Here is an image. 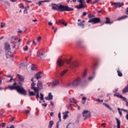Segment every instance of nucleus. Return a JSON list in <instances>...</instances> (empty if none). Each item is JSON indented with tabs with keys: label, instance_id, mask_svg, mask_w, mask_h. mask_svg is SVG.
I'll use <instances>...</instances> for the list:
<instances>
[{
	"label": "nucleus",
	"instance_id": "obj_1",
	"mask_svg": "<svg viewBox=\"0 0 128 128\" xmlns=\"http://www.w3.org/2000/svg\"><path fill=\"white\" fill-rule=\"evenodd\" d=\"M51 6L52 10H58V12H72V10H74V8H70L66 5L64 6L62 4H52Z\"/></svg>",
	"mask_w": 128,
	"mask_h": 128
},
{
	"label": "nucleus",
	"instance_id": "obj_2",
	"mask_svg": "<svg viewBox=\"0 0 128 128\" xmlns=\"http://www.w3.org/2000/svg\"><path fill=\"white\" fill-rule=\"evenodd\" d=\"M8 88L10 90H16L18 92L21 94H23L24 96H26V90H24V88L22 86H18L16 82L14 83L12 85L8 86Z\"/></svg>",
	"mask_w": 128,
	"mask_h": 128
},
{
	"label": "nucleus",
	"instance_id": "obj_3",
	"mask_svg": "<svg viewBox=\"0 0 128 128\" xmlns=\"http://www.w3.org/2000/svg\"><path fill=\"white\" fill-rule=\"evenodd\" d=\"M82 82V80L80 78H78L74 81L72 82H70L68 84V86H71V88H76L78 86H80Z\"/></svg>",
	"mask_w": 128,
	"mask_h": 128
},
{
	"label": "nucleus",
	"instance_id": "obj_4",
	"mask_svg": "<svg viewBox=\"0 0 128 128\" xmlns=\"http://www.w3.org/2000/svg\"><path fill=\"white\" fill-rule=\"evenodd\" d=\"M36 84L34 82L31 84V90H40L42 89V82L38 80L37 83V87L34 86Z\"/></svg>",
	"mask_w": 128,
	"mask_h": 128
},
{
	"label": "nucleus",
	"instance_id": "obj_5",
	"mask_svg": "<svg viewBox=\"0 0 128 128\" xmlns=\"http://www.w3.org/2000/svg\"><path fill=\"white\" fill-rule=\"evenodd\" d=\"M78 2H79V4L76 6V8L78 10H80L82 8H86V2L84 0H78Z\"/></svg>",
	"mask_w": 128,
	"mask_h": 128
},
{
	"label": "nucleus",
	"instance_id": "obj_6",
	"mask_svg": "<svg viewBox=\"0 0 128 128\" xmlns=\"http://www.w3.org/2000/svg\"><path fill=\"white\" fill-rule=\"evenodd\" d=\"M64 62H66L67 64H70V60H62V59H58L56 64L59 66H62Z\"/></svg>",
	"mask_w": 128,
	"mask_h": 128
},
{
	"label": "nucleus",
	"instance_id": "obj_7",
	"mask_svg": "<svg viewBox=\"0 0 128 128\" xmlns=\"http://www.w3.org/2000/svg\"><path fill=\"white\" fill-rule=\"evenodd\" d=\"M100 22V18H90L88 21V22L92 24H98V22Z\"/></svg>",
	"mask_w": 128,
	"mask_h": 128
},
{
	"label": "nucleus",
	"instance_id": "obj_8",
	"mask_svg": "<svg viewBox=\"0 0 128 128\" xmlns=\"http://www.w3.org/2000/svg\"><path fill=\"white\" fill-rule=\"evenodd\" d=\"M83 118L86 120L90 116V112L88 110H84L82 112Z\"/></svg>",
	"mask_w": 128,
	"mask_h": 128
},
{
	"label": "nucleus",
	"instance_id": "obj_9",
	"mask_svg": "<svg viewBox=\"0 0 128 128\" xmlns=\"http://www.w3.org/2000/svg\"><path fill=\"white\" fill-rule=\"evenodd\" d=\"M37 54L39 56V58H42V60H44V56H44V52L42 50H39Z\"/></svg>",
	"mask_w": 128,
	"mask_h": 128
},
{
	"label": "nucleus",
	"instance_id": "obj_10",
	"mask_svg": "<svg viewBox=\"0 0 128 128\" xmlns=\"http://www.w3.org/2000/svg\"><path fill=\"white\" fill-rule=\"evenodd\" d=\"M112 6H114L115 8H120L121 6H124V2H113Z\"/></svg>",
	"mask_w": 128,
	"mask_h": 128
},
{
	"label": "nucleus",
	"instance_id": "obj_11",
	"mask_svg": "<svg viewBox=\"0 0 128 128\" xmlns=\"http://www.w3.org/2000/svg\"><path fill=\"white\" fill-rule=\"evenodd\" d=\"M56 24H64L65 26H68V24L66 23H64V21L62 19L58 21H56Z\"/></svg>",
	"mask_w": 128,
	"mask_h": 128
},
{
	"label": "nucleus",
	"instance_id": "obj_12",
	"mask_svg": "<svg viewBox=\"0 0 128 128\" xmlns=\"http://www.w3.org/2000/svg\"><path fill=\"white\" fill-rule=\"evenodd\" d=\"M16 76L18 78L19 81L20 82H24V76L17 74Z\"/></svg>",
	"mask_w": 128,
	"mask_h": 128
},
{
	"label": "nucleus",
	"instance_id": "obj_13",
	"mask_svg": "<svg viewBox=\"0 0 128 128\" xmlns=\"http://www.w3.org/2000/svg\"><path fill=\"white\" fill-rule=\"evenodd\" d=\"M6 56L7 58H10L12 56V52L10 50H8L6 51Z\"/></svg>",
	"mask_w": 128,
	"mask_h": 128
},
{
	"label": "nucleus",
	"instance_id": "obj_14",
	"mask_svg": "<svg viewBox=\"0 0 128 128\" xmlns=\"http://www.w3.org/2000/svg\"><path fill=\"white\" fill-rule=\"evenodd\" d=\"M4 48L6 50V52H8V50H10V45L8 44V43L6 42L4 44Z\"/></svg>",
	"mask_w": 128,
	"mask_h": 128
},
{
	"label": "nucleus",
	"instance_id": "obj_15",
	"mask_svg": "<svg viewBox=\"0 0 128 128\" xmlns=\"http://www.w3.org/2000/svg\"><path fill=\"white\" fill-rule=\"evenodd\" d=\"M46 100H52V95L51 92L48 93V96L45 97Z\"/></svg>",
	"mask_w": 128,
	"mask_h": 128
},
{
	"label": "nucleus",
	"instance_id": "obj_16",
	"mask_svg": "<svg viewBox=\"0 0 128 128\" xmlns=\"http://www.w3.org/2000/svg\"><path fill=\"white\" fill-rule=\"evenodd\" d=\"M42 72H40L36 74L34 78L37 80H40V78H42V76H40Z\"/></svg>",
	"mask_w": 128,
	"mask_h": 128
},
{
	"label": "nucleus",
	"instance_id": "obj_17",
	"mask_svg": "<svg viewBox=\"0 0 128 128\" xmlns=\"http://www.w3.org/2000/svg\"><path fill=\"white\" fill-rule=\"evenodd\" d=\"M10 40L11 43L12 44V42H14L16 40H18V37L16 36H12L10 38Z\"/></svg>",
	"mask_w": 128,
	"mask_h": 128
},
{
	"label": "nucleus",
	"instance_id": "obj_18",
	"mask_svg": "<svg viewBox=\"0 0 128 128\" xmlns=\"http://www.w3.org/2000/svg\"><path fill=\"white\" fill-rule=\"evenodd\" d=\"M72 102L73 104H76V99L74 98H72V100L70 98V105L72 106Z\"/></svg>",
	"mask_w": 128,
	"mask_h": 128
},
{
	"label": "nucleus",
	"instance_id": "obj_19",
	"mask_svg": "<svg viewBox=\"0 0 128 128\" xmlns=\"http://www.w3.org/2000/svg\"><path fill=\"white\" fill-rule=\"evenodd\" d=\"M114 96H116L117 98H121V100H124V97L122 96L119 93H116L115 94H114Z\"/></svg>",
	"mask_w": 128,
	"mask_h": 128
},
{
	"label": "nucleus",
	"instance_id": "obj_20",
	"mask_svg": "<svg viewBox=\"0 0 128 128\" xmlns=\"http://www.w3.org/2000/svg\"><path fill=\"white\" fill-rule=\"evenodd\" d=\"M80 64L78 62H74L72 64V68H78Z\"/></svg>",
	"mask_w": 128,
	"mask_h": 128
},
{
	"label": "nucleus",
	"instance_id": "obj_21",
	"mask_svg": "<svg viewBox=\"0 0 128 128\" xmlns=\"http://www.w3.org/2000/svg\"><path fill=\"white\" fill-rule=\"evenodd\" d=\"M58 84H60V82H58V80H55L52 82V86H58Z\"/></svg>",
	"mask_w": 128,
	"mask_h": 128
},
{
	"label": "nucleus",
	"instance_id": "obj_22",
	"mask_svg": "<svg viewBox=\"0 0 128 128\" xmlns=\"http://www.w3.org/2000/svg\"><path fill=\"white\" fill-rule=\"evenodd\" d=\"M116 120L117 122V128H120V121L118 118H116Z\"/></svg>",
	"mask_w": 128,
	"mask_h": 128
},
{
	"label": "nucleus",
	"instance_id": "obj_23",
	"mask_svg": "<svg viewBox=\"0 0 128 128\" xmlns=\"http://www.w3.org/2000/svg\"><path fill=\"white\" fill-rule=\"evenodd\" d=\"M102 104L104 106H105L107 108H108L110 110H112V112H114V110H112V108H110V105H108V104H106V103H103Z\"/></svg>",
	"mask_w": 128,
	"mask_h": 128
},
{
	"label": "nucleus",
	"instance_id": "obj_24",
	"mask_svg": "<svg viewBox=\"0 0 128 128\" xmlns=\"http://www.w3.org/2000/svg\"><path fill=\"white\" fill-rule=\"evenodd\" d=\"M106 21L105 22V24H112V22H110V18L106 17Z\"/></svg>",
	"mask_w": 128,
	"mask_h": 128
},
{
	"label": "nucleus",
	"instance_id": "obj_25",
	"mask_svg": "<svg viewBox=\"0 0 128 128\" xmlns=\"http://www.w3.org/2000/svg\"><path fill=\"white\" fill-rule=\"evenodd\" d=\"M35 94H36V98H40V92H38V90L34 89V90Z\"/></svg>",
	"mask_w": 128,
	"mask_h": 128
},
{
	"label": "nucleus",
	"instance_id": "obj_26",
	"mask_svg": "<svg viewBox=\"0 0 128 128\" xmlns=\"http://www.w3.org/2000/svg\"><path fill=\"white\" fill-rule=\"evenodd\" d=\"M66 72H68V70H65L62 71L60 74V76H64L66 74Z\"/></svg>",
	"mask_w": 128,
	"mask_h": 128
},
{
	"label": "nucleus",
	"instance_id": "obj_27",
	"mask_svg": "<svg viewBox=\"0 0 128 128\" xmlns=\"http://www.w3.org/2000/svg\"><path fill=\"white\" fill-rule=\"evenodd\" d=\"M128 18V16L124 15L117 18V20H124V18Z\"/></svg>",
	"mask_w": 128,
	"mask_h": 128
},
{
	"label": "nucleus",
	"instance_id": "obj_28",
	"mask_svg": "<svg viewBox=\"0 0 128 128\" xmlns=\"http://www.w3.org/2000/svg\"><path fill=\"white\" fill-rule=\"evenodd\" d=\"M128 92V84L126 86H125V88L123 89L122 92L124 94L126 92Z\"/></svg>",
	"mask_w": 128,
	"mask_h": 128
},
{
	"label": "nucleus",
	"instance_id": "obj_29",
	"mask_svg": "<svg viewBox=\"0 0 128 128\" xmlns=\"http://www.w3.org/2000/svg\"><path fill=\"white\" fill-rule=\"evenodd\" d=\"M66 128H74V124H69L67 126Z\"/></svg>",
	"mask_w": 128,
	"mask_h": 128
},
{
	"label": "nucleus",
	"instance_id": "obj_30",
	"mask_svg": "<svg viewBox=\"0 0 128 128\" xmlns=\"http://www.w3.org/2000/svg\"><path fill=\"white\" fill-rule=\"evenodd\" d=\"M52 126H54V122L53 121H50L49 122V126H48V128H52Z\"/></svg>",
	"mask_w": 128,
	"mask_h": 128
},
{
	"label": "nucleus",
	"instance_id": "obj_31",
	"mask_svg": "<svg viewBox=\"0 0 128 128\" xmlns=\"http://www.w3.org/2000/svg\"><path fill=\"white\" fill-rule=\"evenodd\" d=\"M48 2V0H41V1H40L38 2V4L40 6H42V2Z\"/></svg>",
	"mask_w": 128,
	"mask_h": 128
},
{
	"label": "nucleus",
	"instance_id": "obj_32",
	"mask_svg": "<svg viewBox=\"0 0 128 128\" xmlns=\"http://www.w3.org/2000/svg\"><path fill=\"white\" fill-rule=\"evenodd\" d=\"M117 73L119 76L122 77V72L120 70H117Z\"/></svg>",
	"mask_w": 128,
	"mask_h": 128
},
{
	"label": "nucleus",
	"instance_id": "obj_33",
	"mask_svg": "<svg viewBox=\"0 0 128 128\" xmlns=\"http://www.w3.org/2000/svg\"><path fill=\"white\" fill-rule=\"evenodd\" d=\"M78 26H82V28H84V24L82 23V22L78 23Z\"/></svg>",
	"mask_w": 128,
	"mask_h": 128
},
{
	"label": "nucleus",
	"instance_id": "obj_34",
	"mask_svg": "<svg viewBox=\"0 0 128 128\" xmlns=\"http://www.w3.org/2000/svg\"><path fill=\"white\" fill-rule=\"evenodd\" d=\"M88 74V70H84V72L83 74V76H82V77L83 78H86V74Z\"/></svg>",
	"mask_w": 128,
	"mask_h": 128
},
{
	"label": "nucleus",
	"instance_id": "obj_35",
	"mask_svg": "<svg viewBox=\"0 0 128 128\" xmlns=\"http://www.w3.org/2000/svg\"><path fill=\"white\" fill-rule=\"evenodd\" d=\"M24 14H26V10L30 9V6H26L25 8L24 7Z\"/></svg>",
	"mask_w": 128,
	"mask_h": 128
},
{
	"label": "nucleus",
	"instance_id": "obj_36",
	"mask_svg": "<svg viewBox=\"0 0 128 128\" xmlns=\"http://www.w3.org/2000/svg\"><path fill=\"white\" fill-rule=\"evenodd\" d=\"M14 82V84L15 82H16V80L12 78H10V80L8 81V82Z\"/></svg>",
	"mask_w": 128,
	"mask_h": 128
},
{
	"label": "nucleus",
	"instance_id": "obj_37",
	"mask_svg": "<svg viewBox=\"0 0 128 128\" xmlns=\"http://www.w3.org/2000/svg\"><path fill=\"white\" fill-rule=\"evenodd\" d=\"M123 100H124V102H126V106H128V100L126 99V98H124Z\"/></svg>",
	"mask_w": 128,
	"mask_h": 128
},
{
	"label": "nucleus",
	"instance_id": "obj_38",
	"mask_svg": "<svg viewBox=\"0 0 128 128\" xmlns=\"http://www.w3.org/2000/svg\"><path fill=\"white\" fill-rule=\"evenodd\" d=\"M29 96H36V94L34 92H29Z\"/></svg>",
	"mask_w": 128,
	"mask_h": 128
},
{
	"label": "nucleus",
	"instance_id": "obj_39",
	"mask_svg": "<svg viewBox=\"0 0 128 128\" xmlns=\"http://www.w3.org/2000/svg\"><path fill=\"white\" fill-rule=\"evenodd\" d=\"M36 70V66L34 64H32L31 66V70Z\"/></svg>",
	"mask_w": 128,
	"mask_h": 128
},
{
	"label": "nucleus",
	"instance_id": "obj_40",
	"mask_svg": "<svg viewBox=\"0 0 128 128\" xmlns=\"http://www.w3.org/2000/svg\"><path fill=\"white\" fill-rule=\"evenodd\" d=\"M40 100H44V94L40 93Z\"/></svg>",
	"mask_w": 128,
	"mask_h": 128
},
{
	"label": "nucleus",
	"instance_id": "obj_41",
	"mask_svg": "<svg viewBox=\"0 0 128 128\" xmlns=\"http://www.w3.org/2000/svg\"><path fill=\"white\" fill-rule=\"evenodd\" d=\"M18 6L19 8H22V9L24 8V6L22 4H20L18 5Z\"/></svg>",
	"mask_w": 128,
	"mask_h": 128
},
{
	"label": "nucleus",
	"instance_id": "obj_42",
	"mask_svg": "<svg viewBox=\"0 0 128 128\" xmlns=\"http://www.w3.org/2000/svg\"><path fill=\"white\" fill-rule=\"evenodd\" d=\"M96 101L100 102H104V100H100V98L96 99Z\"/></svg>",
	"mask_w": 128,
	"mask_h": 128
},
{
	"label": "nucleus",
	"instance_id": "obj_43",
	"mask_svg": "<svg viewBox=\"0 0 128 128\" xmlns=\"http://www.w3.org/2000/svg\"><path fill=\"white\" fill-rule=\"evenodd\" d=\"M4 26H6V24L4 23H1L0 28H4Z\"/></svg>",
	"mask_w": 128,
	"mask_h": 128
},
{
	"label": "nucleus",
	"instance_id": "obj_44",
	"mask_svg": "<svg viewBox=\"0 0 128 128\" xmlns=\"http://www.w3.org/2000/svg\"><path fill=\"white\" fill-rule=\"evenodd\" d=\"M88 18H94V15L88 14Z\"/></svg>",
	"mask_w": 128,
	"mask_h": 128
},
{
	"label": "nucleus",
	"instance_id": "obj_45",
	"mask_svg": "<svg viewBox=\"0 0 128 128\" xmlns=\"http://www.w3.org/2000/svg\"><path fill=\"white\" fill-rule=\"evenodd\" d=\"M58 118L60 119V120H59V122H62V120L60 119V118H61V116H60V112H59V113H58Z\"/></svg>",
	"mask_w": 128,
	"mask_h": 128
},
{
	"label": "nucleus",
	"instance_id": "obj_46",
	"mask_svg": "<svg viewBox=\"0 0 128 128\" xmlns=\"http://www.w3.org/2000/svg\"><path fill=\"white\" fill-rule=\"evenodd\" d=\"M6 126V123H2L0 124V126L4 128V126Z\"/></svg>",
	"mask_w": 128,
	"mask_h": 128
},
{
	"label": "nucleus",
	"instance_id": "obj_47",
	"mask_svg": "<svg viewBox=\"0 0 128 128\" xmlns=\"http://www.w3.org/2000/svg\"><path fill=\"white\" fill-rule=\"evenodd\" d=\"M28 50V46H26L24 48V50L26 51Z\"/></svg>",
	"mask_w": 128,
	"mask_h": 128
},
{
	"label": "nucleus",
	"instance_id": "obj_48",
	"mask_svg": "<svg viewBox=\"0 0 128 128\" xmlns=\"http://www.w3.org/2000/svg\"><path fill=\"white\" fill-rule=\"evenodd\" d=\"M94 78V76H90L88 78V80H92V78Z\"/></svg>",
	"mask_w": 128,
	"mask_h": 128
},
{
	"label": "nucleus",
	"instance_id": "obj_49",
	"mask_svg": "<svg viewBox=\"0 0 128 128\" xmlns=\"http://www.w3.org/2000/svg\"><path fill=\"white\" fill-rule=\"evenodd\" d=\"M88 12H84L82 13V16H86L88 14Z\"/></svg>",
	"mask_w": 128,
	"mask_h": 128
},
{
	"label": "nucleus",
	"instance_id": "obj_50",
	"mask_svg": "<svg viewBox=\"0 0 128 128\" xmlns=\"http://www.w3.org/2000/svg\"><path fill=\"white\" fill-rule=\"evenodd\" d=\"M68 118V115L66 114H64L63 116L64 120H66Z\"/></svg>",
	"mask_w": 128,
	"mask_h": 128
},
{
	"label": "nucleus",
	"instance_id": "obj_51",
	"mask_svg": "<svg viewBox=\"0 0 128 128\" xmlns=\"http://www.w3.org/2000/svg\"><path fill=\"white\" fill-rule=\"evenodd\" d=\"M58 126H60V122H56V128H58Z\"/></svg>",
	"mask_w": 128,
	"mask_h": 128
},
{
	"label": "nucleus",
	"instance_id": "obj_52",
	"mask_svg": "<svg viewBox=\"0 0 128 128\" xmlns=\"http://www.w3.org/2000/svg\"><path fill=\"white\" fill-rule=\"evenodd\" d=\"M42 40V37L40 36L37 38V42H40V40Z\"/></svg>",
	"mask_w": 128,
	"mask_h": 128
},
{
	"label": "nucleus",
	"instance_id": "obj_53",
	"mask_svg": "<svg viewBox=\"0 0 128 128\" xmlns=\"http://www.w3.org/2000/svg\"><path fill=\"white\" fill-rule=\"evenodd\" d=\"M121 110H122L123 112H126V114H128V110H125V109H121Z\"/></svg>",
	"mask_w": 128,
	"mask_h": 128
},
{
	"label": "nucleus",
	"instance_id": "obj_54",
	"mask_svg": "<svg viewBox=\"0 0 128 128\" xmlns=\"http://www.w3.org/2000/svg\"><path fill=\"white\" fill-rule=\"evenodd\" d=\"M25 112L26 114H30V110H25Z\"/></svg>",
	"mask_w": 128,
	"mask_h": 128
},
{
	"label": "nucleus",
	"instance_id": "obj_55",
	"mask_svg": "<svg viewBox=\"0 0 128 128\" xmlns=\"http://www.w3.org/2000/svg\"><path fill=\"white\" fill-rule=\"evenodd\" d=\"M6 76L7 78H12V76H10V75H6Z\"/></svg>",
	"mask_w": 128,
	"mask_h": 128
},
{
	"label": "nucleus",
	"instance_id": "obj_56",
	"mask_svg": "<svg viewBox=\"0 0 128 128\" xmlns=\"http://www.w3.org/2000/svg\"><path fill=\"white\" fill-rule=\"evenodd\" d=\"M6 128H14V126L12 125L10 128L9 127H7Z\"/></svg>",
	"mask_w": 128,
	"mask_h": 128
},
{
	"label": "nucleus",
	"instance_id": "obj_57",
	"mask_svg": "<svg viewBox=\"0 0 128 128\" xmlns=\"http://www.w3.org/2000/svg\"><path fill=\"white\" fill-rule=\"evenodd\" d=\"M86 97H82V100H85V101H86Z\"/></svg>",
	"mask_w": 128,
	"mask_h": 128
},
{
	"label": "nucleus",
	"instance_id": "obj_58",
	"mask_svg": "<svg viewBox=\"0 0 128 128\" xmlns=\"http://www.w3.org/2000/svg\"><path fill=\"white\" fill-rule=\"evenodd\" d=\"M118 88H116L114 90V92H118Z\"/></svg>",
	"mask_w": 128,
	"mask_h": 128
},
{
	"label": "nucleus",
	"instance_id": "obj_59",
	"mask_svg": "<svg viewBox=\"0 0 128 128\" xmlns=\"http://www.w3.org/2000/svg\"><path fill=\"white\" fill-rule=\"evenodd\" d=\"M6 6H10V3L8 2H6Z\"/></svg>",
	"mask_w": 128,
	"mask_h": 128
},
{
	"label": "nucleus",
	"instance_id": "obj_60",
	"mask_svg": "<svg viewBox=\"0 0 128 128\" xmlns=\"http://www.w3.org/2000/svg\"><path fill=\"white\" fill-rule=\"evenodd\" d=\"M50 104H51V106H54V102H52V101H50Z\"/></svg>",
	"mask_w": 128,
	"mask_h": 128
},
{
	"label": "nucleus",
	"instance_id": "obj_61",
	"mask_svg": "<svg viewBox=\"0 0 128 128\" xmlns=\"http://www.w3.org/2000/svg\"><path fill=\"white\" fill-rule=\"evenodd\" d=\"M98 0H96L95 1H94L93 2V4H96V2H98Z\"/></svg>",
	"mask_w": 128,
	"mask_h": 128
},
{
	"label": "nucleus",
	"instance_id": "obj_62",
	"mask_svg": "<svg viewBox=\"0 0 128 128\" xmlns=\"http://www.w3.org/2000/svg\"><path fill=\"white\" fill-rule=\"evenodd\" d=\"M50 116H54V112H52L50 113Z\"/></svg>",
	"mask_w": 128,
	"mask_h": 128
},
{
	"label": "nucleus",
	"instance_id": "obj_63",
	"mask_svg": "<svg viewBox=\"0 0 128 128\" xmlns=\"http://www.w3.org/2000/svg\"><path fill=\"white\" fill-rule=\"evenodd\" d=\"M126 119L127 120H128V112H127V113H126Z\"/></svg>",
	"mask_w": 128,
	"mask_h": 128
},
{
	"label": "nucleus",
	"instance_id": "obj_64",
	"mask_svg": "<svg viewBox=\"0 0 128 128\" xmlns=\"http://www.w3.org/2000/svg\"><path fill=\"white\" fill-rule=\"evenodd\" d=\"M48 26H52V22H49L48 23Z\"/></svg>",
	"mask_w": 128,
	"mask_h": 128
}]
</instances>
